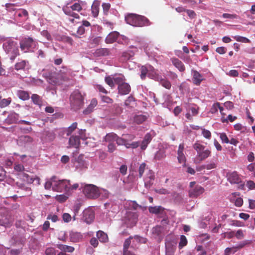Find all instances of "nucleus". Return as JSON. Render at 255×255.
<instances>
[{
    "instance_id": "13d9d810",
    "label": "nucleus",
    "mask_w": 255,
    "mask_h": 255,
    "mask_svg": "<svg viewBox=\"0 0 255 255\" xmlns=\"http://www.w3.org/2000/svg\"><path fill=\"white\" fill-rule=\"evenodd\" d=\"M105 80L106 83L109 86H110L112 88L114 87L115 84H114V79L112 78L111 77L108 76V77H105Z\"/></svg>"
},
{
    "instance_id": "8fccbe9b",
    "label": "nucleus",
    "mask_w": 255,
    "mask_h": 255,
    "mask_svg": "<svg viewBox=\"0 0 255 255\" xmlns=\"http://www.w3.org/2000/svg\"><path fill=\"white\" fill-rule=\"evenodd\" d=\"M77 123L74 122L66 130L67 135L71 134L77 128Z\"/></svg>"
},
{
    "instance_id": "338daca9",
    "label": "nucleus",
    "mask_w": 255,
    "mask_h": 255,
    "mask_svg": "<svg viewBox=\"0 0 255 255\" xmlns=\"http://www.w3.org/2000/svg\"><path fill=\"white\" fill-rule=\"evenodd\" d=\"M46 255H56V251L53 248H47L45 250Z\"/></svg>"
},
{
    "instance_id": "e433bc0d",
    "label": "nucleus",
    "mask_w": 255,
    "mask_h": 255,
    "mask_svg": "<svg viewBox=\"0 0 255 255\" xmlns=\"http://www.w3.org/2000/svg\"><path fill=\"white\" fill-rule=\"evenodd\" d=\"M99 6L100 4L97 2H94L92 5L91 11L93 16L95 17H96L99 14Z\"/></svg>"
},
{
    "instance_id": "412c9836",
    "label": "nucleus",
    "mask_w": 255,
    "mask_h": 255,
    "mask_svg": "<svg viewBox=\"0 0 255 255\" xmlns=\"http://www.w3.org/2000/svg\"><path fill=\"white\" fill-rule=\"evenodd\" d=\"M119 36V32L116 31L112 32L107 35L105 41L107 43H113L117 40Z\"/></svg>"
},
{
    "instance_id": "5701e85b",
    "label": "nucleus",
    "mask_w": 255,
    "mask_h": 255,
    "mask_svg": "<svg viewBox=\"0 0 255 255\" xmlns=\"http://www.w3.org/2000/svg\"><path fill=\"white\" fill-rule=\"evenodd\" d=\"M152 140V137L149 133H146L141 143L140 148L142 150H144L147 146V145Z\"/></svg>"
},
{
    "instance_id": "2f4dec72",
    "label": "nucleus",
    "mask_w": 255,
    "mask_h": 255,
    "mask_svg": "<svg viewBox=\"0 0 255 255\" xmlns=\"http://www.w3.org/2000/svg\"><path fill=\"white\" fill-rule=\"evenodd\" d=\"M28 64V62L26 60H21L17 62L14 65V69L17 70H24L26 66Z\"/></svg>"
},
{
    "instance_id": "ddd939ff",
    "label": "nucleus",
    "mask_w": 255,
    "mask_h": 255,
    "mask_svg": "<svg viewBox=\"0 0 255 255\" xmlns=\"http://www.w3.org/2000/svg\"><path fill=\"white\" fill-rule=\"evenodd\" d=\"M176 244V241H166L165 243L166 255H173Z\"/></svg>"
},
{
    "instance_id": "603ef678",
    "label": "nucleus",
    "mask_w": 255,
    "mask_h": 255,
    "mask_svg": "<svg viewBox=\"0 0 255 255\" xmlns=\"http://www.w3.org/2000/svg\"><path fill=\"white\" fill-rule=\"evenodd\" d=\"M19 140L24 143H31L32 142L33 139L29 135H23L19 137Z\"/></svg>"
},
{
    "instance_id": "58836bf2",
    "label": "nucleus",
    "mask_w": 255,
    "mask_h": 255,
    "mask_svg": "<svg viewBox=\"0 0 255 255\" xmlns=\"http://www.w3.org/2000/svg\"><path fill=\"white\" fill-rule=\"evenodd\" d=\"M70 240L73 242H77L82 238V235L77 232L71 233L70 235Z\"/></svg>"
},
{
    "instance_id": "09e8293b",
    "label": "nucleus",
    "mask_w": 255,
    "mask_h": 255,
    "mask_svg": "<svg viewBox=\"0 0 255 255\" xmlns=\"http://www.w3.org/2000/svg\"><path fill=\"white\" fill-rule=\"evenodd\" d=\"M233 38H234V39H235L236 41H237L238 42H242V43H250L251 42L250 40L245 37L237 35V36H234Z\"/></svg>"
},
{
    "instance_id": "a18cd8bd",
    "label": "nucleus",
    "mask_w": 255,
    "mask_h": 255,
    "mask_svg": "<svg viewBox=\"0 0 255 255\" xmlns=\"http://www.w3.org/2000/svg\"><path fill=\"white\" fill-rule=\"evenodd\" d=\"M69 195L70 194L69 193L67 194V193L65 192L64 194L56 195L55 199L59 202H63L68 199Z\"/></svg>"
},
{
    "instance_id": "9b49d317",
    "label": "nucleus",
    "mask_w": 255,
    "mask_h": 255,
    "mask_svg": "<svg viewBox=\"0 0 255 255\" xmlns=\"http://www.w3.org/2000/svg\"><path fill=\"white\" fill-rule=\"evenodd\" d=\"M20 47L22 50H27L35 44L31 37H25L20 41Z\"/></svg>"
},
{
    "instance_id": "49530a36",
    "label": "nucleus",
    "mask_w": 255,
    "mask_h": 255,
    "mask_svg": "<svg viewBox=\"0 0 255 255\" xmlns=\"http://www.w3.org/2000/svg\"><path fill=\"white\" fill-rule=\"evenodd\" d=\"M134 98L131 96H129L125 101V105L127 107H132L134 104Z\"/></svg>"
},
{
    "instance_id": "052dcab7",
    "label": "nucleus",
    "mask_w": 255,
    "mask_h": 255,
    "mask_svg": "<svg viewBox=\"0 0 255 255\" xmlns=\"http://www.w3.org/2000/svg\"><path fill=\"white\" fill-rule=\"evenodd\" d=\"M220 138L221 139L222 142L228 143H229V139L227 135V134L222 132L220 134Z\"/></svg>"
},
{
    "instance_id": "864d4df0",
    "label": "nucleus",
    "mask_w": 255,
    "mask_h": 255,
    "mask_svg": "<svg viewBox=\"0 0 255 255\" xmlns=\"http://www.w3.org/2000/svg\"><path fill=\"white\" fill-rule=\"evenodd\" d=\"M116 141L117 144L119 145H124L126 146L128 142L127 139H125V138L120 137L118 136L116 138Z\"/></svg>"
},
{
    "instance_id": "f3484780",
    "label": "nucleus",
    "mask_w": 255,
    "mask_h": 255,
    "mask_svg": "<svg viewBox=\"0 0 255 255\" xmlns=\"http://www.w3.org/2000/svg\"><path fill=\"white\" fill-rule=\"evenodd\" d=\"M130 90V86L127 83H122L118 86L119 93L122 95L128 94Z\"/></svg>"
},
{
    "instance_id": "3c124183",
    "label": "nucleus",
    "mask_w": 255,
    "mask_h": 255,
    "mask_svg": "<svg viewBox=\"0 0 255 255\" xmlns=\"http://www.w3.org/2000/svg\"><path fill=\"white\" fill-rule=\"evenodd\" d=\"M180 241L179 243V249H182L183 247L185 246L187 244V240L186 237L184 235L180 236Z\"/></svg>"
},
{
    "instance_id": "f257e3e1",
    "label": "nucleus",
    "mask_w": 255,
    "mask_h": 255,
    "mask_svg": "<svg viewBox=\"0 0 255 255\" xmlns=\"http://www.w3.org/2000/svg\"><path fill=\"white\" fill-rule=\"evenodd\" d=\"M70 185V180H60L55 176H53L47 180L45 183L44 187L46 189H51L54 191L67 193L68 186Z\"/></svg>"
},
{
    "instance_id": "393cba45",
    "label": "nucleus",
    "mask_w": 255,
    "mask_h": 255,
    "mask_svg": "<svg viewBox=\"0 0 255 255\" xmlns=\"http://www.w3.org/2000/svg\"><path fill=\"white\" fill-rule=\"evenodd\" d=\"M69 143L71 146L77 148L80 144L79 137L76 135L71 136L69 138Z\"/></svg>"
},
{
    "instance_id": "0e129e2a",
    "label": "nucleus",
    "mask_w": 255,
    "mask_h": 255,
    "mask_svg": "<svg viewBox=\"0 0 255 255\" xmlns=\"http://www.w3.org/2000/svg\"><path fill=\"white\" fill-rule=\"evenodd\" d=\"M139 145V141H135L132 142L131 143L127 142V144H126V147L127 148H136Z\"/></svg>"
},
{
    "instance_id": "dca6fc26",
    "label": "nucleus",
    "mask_w": 255,
    "mask_h": 255,
    "mask_svg": "<svg viewBox=\"0 0 255 255\" xmlns=\"http://www.w3.org/2000/svg\"><path fill=\"white\" fill-rule=\"evenodd\" d=\"M230 200L237 207H241L243 203V199L239 197V194L238 192H234L231 194Z\"/></svg>"
},
{
    "instance_id": "69168bd1",
    "label": "nucleus",
    "mask_w": 255,
    "mask_h": 255,
    "mask_svg": "<svg viewBox=\"0 0 255 255\" xmlns=\"http://www.w3.org/2000/svg\"><path fill=\"white\" fill-rule=\"evenodd\" d=\"M129 208L134 210H136L138 207H140L135 201H130L128 202Z\"/></svg>"
},
{
    "instance_id": "7ed1b4c3",
    "label": "nucleus",
    "mask_w": 255,
    "mask_h": 255,
    "mask_svg": "<svg viewBox=\"0 0 255 255\" xmlns=\"http://www.w3.org/2000/svg\"><path fill=\"white\" fill-rule=\"evenodd\" d=\"M5 51L10 55V59L14 60L19 55V50L17 43L11 39L6 40L3 44Z\"/></svg>"
},
{
    "instance_id": "c03bdc74",
    "label": "nucleus",
    "mask_w": 255,
    "mask_h": 255,
    "mask_svg": "<svg viewBox=\"0 0 255 255\" xmlns=\"http://www.w3.org/2000/svg\"><path fill=\"white\" fill-rule=\"evenodd\" d=\"M134 55V52L131 50L125 51L122 54V57L124 60H128Z\"/></svg>"
},
{
    "instance_id": "79ce46f5",
    "label": "nucleus",
    "mask_w": 255,
    "mask_h": 255,
    "mask_svg": "<svg viewBox=\"0 0 255 255\" xmlns=\"http://www.w3.org/2000/svg\"><path fill=\"white\" fill-rule=\"evenodd\" d=\"M11 98H8L7 99H0V108H3L8 106L11 102Z\"/></svg>"
},
{
    "instance_id": "7c9ffc66",
    "label": "nucleus",
    "mask_w": 255,
    "mask_h": 255,
    "mask_svg": "<svg viewBox=\"0 0 255 255\" xmlns=\"http://www.w3.org/2000/svg\"><path fill=\"white\" fill-rule=\"evenodd\" d=\"M184 144L180 143L177 150V159H185L186 157L184 153Z\"/></svg>"
},
{
    "instance_id": "c9c22d12",
    "label": "nucleus",
    "mask_w": 255,
    "mask_h": 255,
    "mask_svg": "<svg viewBox=\"0 0 255 255\" xmlns=\"http://www.w3.org/2000/svg\"><path fill=\"white\" fill-rule=\"evenodd\" d=\"M97 237L101 242L106 243L108 241L107 235L102 231L97 232Z\"/></svg>"
},
{
    "instance_id": "1a4fd4ad",
    "label": "nucleus",
    "mask_w": 255,
    "mask_h": 255,
    "mask_svg": "<svg viewBox=\"0 0 255 255\" xmlns=\"http://www.w3.org/2000/svg\"><path fill=\"white\" fill-rule=\"evenodd\" d=\"M130 239H133L132 242L133 243L134 242L136 243H145L146 242V239L142 238L141 237H140L139 236L136 235L133 238L132 237H129V238L127 239L124 244V252L126 251H128V248L130 244L131 241Z\"/></svg>"
},
{
    "instance_id": "c756f323",
    "label": "nucleus",
    "mask_w": 255,
    "mask_h": 255,
    "mask_svg": "<svg viewBox=\"0 0 255 255\" xmlns=\"http://www.w3.org/2000/svg\"><path fill=\"white\" fill-rule=\"evenodd\" d=\"M147 119V117L144 115H137L133 117V122L136 124L139 125L143 123Z\"/></svg>"
},
{
    "instance_id": "39448f33",
    "label": "nucleus",
    "mask_w": 255,
    "mask_h": 255,
    "mask_svg": "<svg viewBox=\"0 0 255 255\" xmlns=\"http://www.w3.org/2000/svg\"><path fill=\"white\" fill-rule=\"evenodd\" d=\"M81 187L85 196L90 199H95L99 197V187L94 184L81 183Z\"/></svg>"
},
{
    "instance_id": "6ab92c4d",
    "label": "nucleus",
    "mask_w": 255,
    "mask_h": 255,
    "mask_svg": "<svg viewBox=\"0 0 255 255\" xmlns=\"http://www.w3.org/2000/svg\"><path fill=\"white\" fill-rule=\"evenodd\" d=\"M58 74L63 81H67L69 79L68 75L70 74V69L66 67L62 66V69L59 71Z\"/></svg>"
},
{
    "instance_id": "ea45409f",
    "label": "nucleus",
    "mask_w": 255,
    "mask_h": 255,
    "mask_svg": "<svg viewBox=\"0 0 255 255\" xmlns=\"http://www.w3.org/2000/svg\"><path fill=\"white\" fill-rule=\"evenodd\" d=\"M117 136L118 135L114 132L109 133L105 136V140L107 142L114 141H116Z\"/></svg>"
},
{
    "instance_id": "bb28decb",
    "label": "nucleus",
    "mask_w": 255,
    "mask_h": 255,
    "mask_svg": "<svg viewBox=\"0 0 255 255\" xmlns=\"http://www.w3.org/2000/svg\"><path fill=\"white\" fill-rule=\"evenodd\" d=\"M151 66H142L140 68V78L142 80H144L146 77L148 76V73L151 70Z\"/></svg>"
},
{
    "instance_id": "aec40b11",
    "label": "nucleus",
    "mask_w": 255,
    "mask_h": 255,
    "mask_svg": "<svg viewBox=\"0 0 255 255\" xmlns=\"http://www.w3.org/2000/svg\"><path fill=\"white\" fill-rule=\"evenodd\" d=\"M72 163L76 170H82L87 168L85 160H72Z\"/></svg>"
},
{
    "instance_id": "423d86ee",
    "label": "nucleus",
    "mask_w": 255,
    "mask_h": 255,
    "mask_svg": "<svg viewBox=\"0 0 255 255\" xmlns=\"http://www.w3.org/2000/svg\"><path fill=\"white\" fill-rule=\"evenodd\" d=\"M193 147L197 152V156L200 159H205L209 157L211 154V151L207 148L198 141L196 142L193 145Z\"/></svg>"
},
{
    "instance_id": "4c0bfd02",
    "label": "nucleus",
    "mask_w": 255,
    "mask_h": 255,
    "mask_svg": "<svg viewBox=\"0 0 255 255\" xmlns=\"http://www.w3.org/2000/svg\"><path fill=\"white\" fill-rule=\"evenodd\" d=\"M148 77L156 81H159L160 76L156 73L154 68L151 66V70L149 71Z\"/></svg>"
},
{
    "instance_id": "cd10ccee",
    "label": "nucleus",
    "mask_w": 255,
    "mask_h": 255,
    "mask_svg": "<svg viewBox=\"0 0 255 255\" xmlns=\"http://www.w3.org/2000/svg\"><path fill=\"white\" fill-rule=\"evenodd\" d=\"M110 50L108 48H99L96 50L94 54L97 57L105 56L109 55Z\"/></svg>"
},
{
    "instance_id": "a211bd4d",
    "label": "nucleus",
    "mask_w": 255,
    "mask_h": 255,
    "mask_svg": "<svg viewBox=\"0 0 255 255\" xmlns=\"http://www.w3.org/2000/svg\"><path fill=\"white\" fill-rule=\"evenodd\" d=\"M172 64L180 72H184L185 70V67L183 63L177 58L171 59Z\"/></svg>"
},
{
    "instance_id": "4be33fe9",
    "label": "nucleus",
    "mask_w": 255,
    "mask_h": 255,
    "mask_svg": "<svg viewBox=\"0 0 255 255\" xmlns=\"http://www.w3.org/2000/svg\"><path fill=\"white\" fill-rule=\"evenodd\" d=\"M63 11L66 15L69 16V17L75 18L76 19L80 18L79 15L78 13L75 12L74 11V10H73L72 9L68 6L63 7Z\"/></svg>"
},
{
    "instance_id": "9d476101",
    "label": "nucleus",
    "mask_w": 255,
    "mask_h": 255,
    "mask_svg": "<svg viewBox=\"0 0 255 255\" xmlns=\"http://www.w3.org/2000/svg\"><path fill=\"white\" fill-rule=\"evenodd\" d=\"M14 170L16 171L21 172L23 177L25 178L23 180H25L28 183H32L34 180H37V183L39 184V179L38 178H36L35 179H33L32 178H29L28 174L23 172L24 171V168L23 166L21 164H16L14 166Z\"/></svg>"
},
{
    "instance_id": "de8ad7c7",
    "label": "nucleus",
    "mask_w": 255,
    "mask_h": 255,
    "mask_svg": "<svg viewBox=\"0 0 255 255\" xmlns=\"http://www.w3.org/2000/svg\"><path fill=\"white\" fill-rule=\"evenodd\" d=\"M159 81H160V84L161 85L165 87L166 89H170L171 86L170 82L164 79H162L161 77L160 76L159 78Z\"/></svg>"
},
{
    "instance_id": "bf43d9fd",
    "label": "nucleus",
    "mask_w": 255,
    "mask_h": 255,
    "mask_svg": "<svg viewBox=\"0 0 255 255\" xmlns=\"http://www.w3.org/2000/svg\"><path fill=\"white\" fill-rule=\"evenodd\" d=\"M237 119V117L235 116H233L232 115H229L228 116V119H225L224 117H222L221 121L222 123H228V120L230 121L231 122H233L235 120Z\"/></svg>"
},
{
    "instance_id": "f704fd0d",
    "label": "nucleus",
    "mask_w": 255,
    "mask_h": 255,
    "mask_svg": "<svg viewBox=\"0 0 255 255\" xmlns=\"http://www.w3.org/2000/svg\"><path fill=\"white\" fill-rule=\"evenodd\" d=\"M31 100L32 102L37 105L39 106L40 107L42 106V98L39 96L37 94H32L31 97Z\"/></svg>"
},
{
    "instance_id": "4d7b16f0",
    "label": "nucleus",
    "mask_w": 255,
    "mask_h": 255,
    "mask_svg": "<svg viewBox=\"0 0 255 255\" xmlns=\"http://www.w3.org/2000/svg\"><path fill=\"white\" fill-rule=\"evenodd\" d=\"M16 13L19 17L24 16L27 17L28 15L27 11L24 9H20L18 11H16Z\"/></svg>"
},
{
    "instance_id": "c85d7f7f",
    "label": "nucleus",
    "mask_w": 255,
    "mask_h": 255,
    "mask_svg": "<svg viewBox=\"0 0 255 255\" xmlns=\"http://www.w3.org/2000/svg\"><path fill=\"white\" fill-rule=\"evenodd\" d=\"M17 97L21 100L26 101L29 99L30 96L28 92L23 90H18L16 92Z\"/></svg>"
},
{
    "instance_id": "f03ea898",
    "label": "nucleus",
    "mask_w": 255,
    "mask_h": 255,
    "mask_svg": "<svg viewBox=\"0 0 255 255\" xmlns=\"http://www.w3.org/2000/svg\"><path fill=\"white\" fill-rule=\"evenodd\" d=\"M127 23L133 26L142 27L148 26L151 23L146 17L134 13H130L125 17Z\"/></svg>"
},
{
    "instance_id": "37998d69",
    "label": "nucleus",
    "mask_w": 255,
    "mask_h": 255,
    "mask_svg": "<svg viewBox=\"0 0 255 255\" xmlns=\"http://www.w3.org/2000/svg\"><path fill=\"white\" fill-rule=\"evenodd\" d=\"M98 194L99 197H101L103 199H106L108 198L109 193L106 189L99 188Z\"/></svg>"
},
{
    "instance_id": "a19ab883",
    "label": "nucleus",
    "mask_w": 255,
    "mask_h": 255,
    "mask_svg": "<svg viewBox=\"0 0 255 255\" xmlns=\"http://www.w3.org/2000/svg\"><path fill=\"white\" fill-rule=\"evenodd\" d=\"M163 208L160 206H150L149 207V211L150 213L155 214H157L162 212Z\"/></svg>"
},
{
    "instance_id": "a878e982",
    "label": "nucleus",
    "mask_w": 255,
    "mask_h": 255,
    "mask_svg": "<svg viewBox=\"0 0 255 255\" xmlns=\"http://www.w3.org/2000/svg\"><path fill=\"white\" fill-rule=\"evenodd\" d=\"M97 104L98 102L96 99H92L90 105L83 111V113L86 115L91 113L93 111L95 107L97 105Z\"/></svg>"
},
{
    "instance_id": "774afa93",
    "label": "nucleus",
    "mask_w": 255,
    "mask_h": 255,
    "mask_svg": "<svg viewBox=\"0 0 255 255\" xmlns=\"http://www.w3.org/2000/svg\"><path fill=\"white\" fill-rule=\"evenodd\" d=\"M235 249V247L226 248L225 250L224 255H230L232 253H235L236 252Z\"/></svg>"
},
{
    "instance_id": "0eeeda50",
    "label": "nucleus",
    "mask_w": 255,
    "mask_h": 255,
    "mask_svg": "<svg viewBox=\"0 0 255 255\" xmlns=\"http://www.w3.org/2000/svg\"><path fill=\"white\" fill-rule=\"evenodd\" d=\"M228 180L231 184H236L238 185V188L240 189H243L245 183L242 181L239 175L236 172H233L229 173L227 175Z\"/></svg>"
},
{
    "instance_id": "5fc2aeb1",
    "label": "nucleus",
    "mask_w": 255,
    "mask_h": 255,
    "mask_svg": "<svg viewBox=\"0 0 255 255\" xmlns=\"http://www.w3.org/2000/svg\"><path fill=\"white\" fill-rule=\"evenodd\" d=\"M252 241L251 240H245L244 241L241 242L237 246L235 247L236 249H240L244 247L245 246L250 245Z\"/></svg>"
},
{
    "instance_id": "6e6552de",
    "label": "nucleus",
    "mask_w": 255,
    "mask_h": 255,
    "mask_svg": "<svg viewBox=\"0 0 255 255\" xmlns=\"http://www.w3.org/2000/svg\"><path fill=\"white\" fill-rule=\"evenodd\" d=\"M137 217V214L135 212L128 211L126 213L125 222L127 226L132 227L136 223Z\"/></svg>"
},
{
    "instance_id": "e2e57ef3",
    "label": "nucleus",
    "mask_w": 255,
    "mask_h": 255,
    "mask_svg": "<svg viewBox=\"0 0 255 255\" xmlns=\"http://www.w3.org/2000/svg\"><path fill=\"white\" fill-rule=\"evenodd\" d=\"M202 134L203 136L207 139H209L211 137V132L209 130L206 129L205 128L202 129Z\"/></svg>"
},
{
    "instance_id": "20e7f679",
    "label": "nucleus",
    "mask_w": 255,
    "mask_h": 255,
    "mask_svg": "<svg viewBox=\"0 0 255 255\" xmlns=\"http://www.w3.org/2000/svg\"><path fill=\"white\" fill-rule=\"evenodd\" d=\"M70 106L72 109L77 111L84 105V97L78 90L74 91L70 97Z\"/></svg>"
},
{
    "instance_id": "72a5a7b5",
    "label": "nucleus",
    "mask_w": 255,
    "mask_h": 255,
    "mask_svg": "<svg viewBox=\"0 0 255 255\" xmlns=\"http://www.w3.org/2000/svg\"><path fill=\"white\" fill-rule=\"evenodd\" d=\"M154 174L151 170H148V172L146 174V177L145 179V186H147V184L151 183V181H153L154 179Z\"/></svg>"
},
{
    "instance_id": "6e6d98bb",
    "label": "nucleus",
    "mask_w": 255,
    "mask_h": 255,
    "mask_svg": "<svg viewBox=\"0 0 255 255\" xmlns=\"http://www.w3.org/2000/svg\"><path fill=\"white\" fill-rule=\"evenodd\" d=\"M69 7L72 9L73 10L77 11L78 12L80 11L82 9L81 5L78 2L74 3Z\"/></svg>"
},
{
    "instance_id": "b1692460",
    "label": "nucleus",
    "mask_w": 255,
    "mask_h": 255,
    "mask_svg": "<svg viewBox=\"0 0 255 255\" xmlns=\"http://www.w3.org/2000/svg\"><path fill=\"white\" fill-rule=\"evenodd\" d=\"M193 80L194 84L199 85L201 82L204 80L203 76L198 71H194L193 75Z\"/></svg>"
},
{
    "instance_id": "4468645a",
    "label": "nucleus",
    "mask_w": 255,
    "mask_h": 255,
    "mask_svg": "<svg viewBox=\"0 0 255 255\" xmlns=\"http://www.w3.org/2000/svg\"><path fill=\"white\" fill-rule=\"evenodd\" d=\"M47 77L48 82L51 84H59L63 81L59 76L58 73H50Z\"/></svg>"
},
{
    "instance_id": "f8f14e48",
    "label": "nucleus",
    "mask_w": 255,
    "mask_h": 255,
    "mask_svg": "<svg viewBox=\"0 0 255 255\" xmlns=\"http://www.w3.org/2000/svg\"><path fill=\"white\" fill-rule=\"evenodd\" d=\"M204 192L203 187L200 185H196L189 190V196L192 198H196L202 194Z\"/></svg>"
},
{
    "instance_id": "2eb2a0df",
    "label": "nucleus",
    "mask_w": 255,
    "mask_h": 255,
    "mask_svg": "<svg viewBox=\"0 0 255 255\" xmlns=\"http://www.w3.org/2000/svg\"><path fill=\"white\" fill-rule=\"evenodd\" d=\"M95 215L93 211L87 209L83 212V220L87 224H90L94 219Z\"/></svg>"
},
{
    "instance_id": "680f3d73",
    "label": "nucleus",
    "mask_w": 255,
    "mask_h": 255,
    "mask_svg": "<svg viewBox=\"0 0 255 255\" xmlns=\"http://www.w3.org/2000/svg\"><path fill=\"white\" fill-rule=\"evenodd\" d=\"M244 232H245L242 230H239L236 232V233L235 234V236L238 239L241 240L243 239L244 237Z\"/></svg>"
},
{
    "instance_id": "473e14b6",
    "label": "nucleus",
    "mask_w": 255,
    "mask_h": 255,
    "mask_svg": "<svg viewBox=\"0 0 255 255\" xmlns=\"http://www.w3.org/2000/svg\"><path fill=\"white\" fill-rule=\"evenodd\" d=\"M57 247L62 251L61 252L63 253H72L74 251V248L73 247L62 244H57Z\"/></svg>"
}]
</instances>
